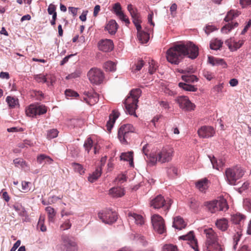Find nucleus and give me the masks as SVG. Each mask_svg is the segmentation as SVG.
<instances>
[{"instance_id": "nucleus-58", "label": "nucleus", "mask_w": 251, "mask_h": 251, "mask_svg": "<svg viewBox=\"0 0 251 251\" xmlns=\"http://www.w3.org/2000/svg\"><path fill=\"white\" fill-rule=\"evenodd\" d=\"M61 198L62 197H60L53 196L48 198V203H49L50 204H52L56 202L58 200L61 199Z\"/></svg>"}, {"instance_id": "nucleus-48", "label": "nucleus", "mask_w": 251, "mask_h": 251, "mask_svg": "<svg viewBox=\"0 0 251 251\" xmlns=\"http://www.w3.org/2000/svg\"><path fill=\"white\" fill-rule=\"evenodd\" d=\"M58 131L56 129H51L47 132V137L49 139H51L58 136Z\"/></svg>"}, {"instance_id": "nucleus-22", "label": "nucleus", "mask_w": 251, "mask_h": 251, "mask_svg": "<svg viewBox=\"0 0 251 251\" xmlns=\"http://www.w3.org/2000/svg\"><path fill=\"white\" fill-rule=\"evenodd\" d=\"M128 220L129 223H134L139 226L143 225L145 222L142 216L132 212L128 213Z\"/></svg>"}, {"instance_id": "nucleus-46", "label": "nucleus", "mask_w": 251, "mask_h": 251, "mask_svg": "<svg viewBox=\"0 0 251 251\" xmlns=\"http://www.w3.org/2000/svg\"><path fill=\"white\" fill-rule=\"evenodd\" d=\"M113 12L118 16L123 13L122 11V7L119 3H116L113 6Z\"/></svg>"}, {"instance_id": "nucleus-38", "label": "nucleus", "mask_w": 251, "mask_h": 251, "mask_svg": "<svg viewBox=\"0 0 251 251\" xmlns=\"http://www.w3.org/2000/svg\"><path fill=\"white\" fill-rule=\"evenodd\" d=\"M103 67L106 71L114 72L116 69L115 63L111 61L105 62Z\"/></svg>"}, {"instance_id": "nucleus-52", "label": "nucleus", "mask_w": 251, "mask_h": 251, "mask_svg": "<svg viewBox=\"0 0 251 251\" xmlns=\"http://www.w3.org/2000/svg\"><path fill=\"white\" fill-rule=\"evenodd\" d=\"M178 71L181 74H184V75H187L188 74V75L189 74L194 73L195 70L192 67L190 66L184 69H179Z\"/></svg>"}, {"instance_id": "nucleus-8", "label": "nucleus", "mask_w": 251, "mask_h": 251, "mask_svg": "<svg viewBox=\"0 0 251 251\" xmlns=\"http://www.w3.org/2000/svg\"><path fill=\"white\" fill-rule=\"evenodd\" d=\"M98 216L102 222L106 224H112L117 219V213L110 209L101 210L98 213Z\"/></svg>"}, {"instance_id": "nucleus-29", "label": "nucleus", "mask_w": 251, "mask_h": 251, "mask_svg": "<svg viewBox=\"0 0 251 251\" xmlns=\"http://www.w3.org/2000/svg\"><path fill=\"white\" fill-rule=\"evenodd\" d=\"M37 160L39 164H50L53 160L49 156H47L44 154H41L39 155L37 158Z\"/></svg>"}, {"instance_id": "nucleus-30", "label": "nucleus", "mask_w": 251, "mask_h": 251, "mask_svg": "<svg viewBox=\"0 0 251 251\" xmlns=\"http://www.w3.org/2000/svg\"><path fill=\"white\" fill-rule=\"evenodd\" d=\"M217 227L222 231H225L228 227V221L226 219L223 218L218 220L216 223Z\"/></svg>"}, {"instance_id": "nucleus-6", "label": "nucleus", "mask_w": 251, "mask_h": 251, "mask_svg": "<svg viewBox=\"0 0 251 251\" xmlns=\"http://www.w3.org/2000/svg\"><path fill=\"white\" fill-rule=\"evenodd\" d=\"M204 205L212 213H215L218 211H226L228 209L226 201L224 198L205 202Z\"/></svg>"}, {"instance_id": "nucleus-4", "label": "nucleus", "mask_w": 251, "mask_h": 251, "mask_svg": "<svg viewBox=\"0 0 251 251\" xmlns=\"http://www.w3.org/2000/svg\"><path fill=\"white\" fill-rule=\"evenodd\" d=\"M244 173L243 169L239 166L228 168L225 172L226 180L228 184L234 185L236 181L244 176Z\"/></svg>"}, {"instance_id": "nucleus-19", "label": "nucleus", "mask_w": 251, "mask_h": 251, "mask_svg": "<svg viewBox=\"0 0 251 251\" xmlns=\"http://www.w3.org/2000/svg\"><path fill=\"white\" fill-rule=\"evenodd\" d=\"M84 100L89 105H93L99 100V95L94 92H85L84 93Z\"/></svg>"}, {"instance_id": "nucleus-20", "label": "nucleus", "mask_w": 251, "mask_h": 251, "mask_svg": "<svg viewBox=\"0 0 251 251\" xmlns=\"http://www.w3.org/2000/svg\"><path fill=\"white\" fill-rule=\"evenodd\" d=\"M198 133L201 138H209L214 135L215 131L211 126H203L198 130Z\"/></svg>"}, {"instance_id": "nucleus-18", "label": "nucleus", "mask_w": 251, "mask_h": 251, "mask_svg": "<svg viewBox=\"0 0 251 251\" xmlns=\"http://www.w3.org/2000/svg\"><path fill=\"white\" fill-rule=\"evenodd\" d=\"M245 40L241 38L236 41L233 38H231L226 41V44L228 46L231 51H235L239 49L243 45Z\"/></svg>"}, {"instance_id": "nucleus-7", "label": "nucleus", "mask_w": 251, "mask_h": 251, "mask_svg": "<svg viewBox=\"0 0 251 251\" xmlns=\"http://www.w3.org/2000/svg\"><path fill=\"white\" fill-rule=\"evenodd\" d=\"M75 243L67 235H62L60 243L57 246L59 251H75Z\"/></svg>"}, {"instance_id": "nucleus-50", "label": "nucleus", "mask_w": 251, "mask_h": 251, "mask_svg": "<svg viewBox=\"0 0 251 251\" xmlns=\"http://www.w3.org/2000/svg\"><path fill=\"white\" fill-rule=\"evenodd\" d=\"M35 79L38 82L47 83V78L42 74L36 75L34 76Z\"/></svg>"}, {"instance_id": "nucleus-34", "label": "nucleus", "mask_w": 251, "mask_h": 251, "mask_svg": "<svg viewBox=\"0 0 251 251\" xmlns=\"http://www.w3.org/2000/svg\"><path fill=\"white\" fill-rule=\"evenodd\" d=\"M101 174V169L97 168L95 171L88 177V180L90 182H93L96 181Z\"/></svg>"}, {"instance_id": "nucleus-25", "label": "nucleus", "mask_w": 251, "mask_h": 251, "mask_svg": "<svg viewBox=\"0 0 251 251\" xmlns=\"http://www.w3.org/2000/svg\"><path fill=\"white\" fill-rule=\"evenodd\" d=\"M196 187L201 192H205L208 187V180L206 178H203L198 181L196 183Z\"/></svg>"}, {"instance_id": "nucleus-28", "label": "nucleus", "mask_w": 251, "mask_h": 251, "mask_svg": "<svg viewBox=\"0 0 251 251\" xmlns=\"http://www.w3.org/2000/svg\"><path fill=\"white\" fill-rule=\"evenodd\" d=\"M208 61L212 66L221 65L223 67H226V63L225 62L223 59H220L218 58H215L214 57L211 56H208Z\"/></svg>"}, {"instance_id": "nucleus-60", "label": "nucleus", "mask_w": 251, "mask_h": 251, "mask_svg": "<svg viewBox=\"0 0 251 251\" xmlns=\"http://www.w3.org/2000/svg\"><path fill=\"white\" fill-rule=\"evenodd\" d=\"M217 28H215L213 25H207L205 28V32L208 35L210 34L211 32L216 30Z\"/></svg>"}, {"instance_id": "nucleus-10", "label": "nucleus", "mask_w": 251, "mask_h": 251, "mask_svg": "<svg viewBox=\"0 0 251 251\" xmlns=\"http://www.w3.org/2000/svg\"><path fill=\"white\" fill-rule=\"evenodd\" d=\"M47 107L43 105L38 104H30L25 110L26 114L30 117H36L37 115H40L46 113Z\"/></svg>"}, {"instance_id": "nucleus-47", "label": "nucleus", "mask_w": 251, "mask_h": 251, "mask_svg": "<svg viewBox=\"0 0 251 251\" xmlns=\"http://www.w3.org/2000/svg\"><path fill=\"white\" fill-rule=\"evenodd\" d=\"M149 72L151 75H152L156 71L157 66L155 62L153 60L149 62Z\"/></svg>"}, {"instance_id": "nucleus-43", "label": "nucleus", "mask_w": 251, "mask_h": 251, "mask_svg": "<svg viewBox=\"0 0 251 251\" xmlns=\"http://www.w3.org/2000/svg\"><path fill=\"white\" fill-rule=\"evenodd\" d=\"M181 77L186 82H194L198 80V78L194 75H182Z\"/></svg>"}, {"instance_id": "nucleus-15", "label": "nucleus", "mask_w": 251, "mask_h": 251, "mask_svg": "<svg viewBox=\"0 0 251 251\" xmlns=\"http://www.w3.org/2000/svg\"><path fill=\"white\" fill-rule=\"evenodd\" d=\"M127 10L130 13L135 26L140 28L141 21L140 15L138 12L137 9L134 8L132 4H130L127 5Z\"/></svg>"}, {"instance_id": "nucleus-55", "label": "nucleus", "mask_w": 251, "mask_h": 251, "mask_svg": "<svg viewBox=\"0 0 251 251\" xmlns=\"http://www.w3.org/2000/svg\"><path fill=\"white\" fill-rule=\"evenodd\" d=\"M167 173L171 176H174L177 175V169L174 166H171L167 170Z\"/></svg>"}, {"instance_id": "nucleus-1", "label": "nucleus", "mask_w": 251, "mask_h": 251, "mask_svg": "<svg viewBox=\"0 0 251 251\" xmlns=\"http://www.w3.org/2000/svg\"><path fill=\"white\" fill-rule=\"evenodd\" d=\"M199 54L198 48L191 42L174 45L168 50L166 58L172 64H178L185 56L195 59Z\"/></svg>"}, {"instance_id": "nucleus-44", "label": "nucleus", "mask_w": 251, "mask_h": 251, "mask_svg": "<svg viewBox=\"0 0 251 251\" xmlns=\"http://www.w3.org/2000/svg\"><path fill=\"white\" fill-rule=\"evenodd\" d=\"M144 62L143 60H139L137 63L134 64L131 68L132 72L134 73H136L137 72L141 70L144 66Z\"/></svg>"}, {"instance_id": "nucleus-33", "label": "nucleus", "mask_w": 251, "mask_h": 251, "mask_svg": "<svg viewBox=\"0 0 251 251\" xmlns=\"http://www.w3.org/2000/svg\"><path fill=\"white\" fill-rule=\"evenodd\" d=\"M209 158L214 169L219 170V168L223 166L224 162L222 160L219 159L218 161L214 156L212 158L209 156Z\"/></svg>"}, {"instance_id": "nucleus-41", "label": "nucleus", "mask_w": 251, "mask_h": 251, "mask_svg": "<svg viewBox=\"0 0 251 251\" xmlns=\"http://www.w3.org/2000/svg\"><path fill=\"white\" fill-rule=\"evenodd\" d=\"M178 85L186 91L195 92L197 90V88L194 86L187 83L180 82Z\"/></svg>"}, {"instance_id": "nucleus-64", "label": "nucleus", "mask_w": 251, "mask_h": 251, "mask_svg": "<svg viewBox=\"0 0 251 251\" xmlns=\"http://www.w3.org/2000/svg\"><path fill=\"white\" fill-rule=\"evenodd\" d=\"M243 7L247 5H251V0H240V2Z\"/></svg>"}, {"instance_id": "nucleus-36", "label": "nucleus", "mask_w": 251, "mask_h": 251, "mask_svg": "<svg viewBox=\"0 0 251 251\" xmlns=\"http://www.w3.org/2000/svg\"><path fill=\"white\" fill-rule=\"evenodd\" d=\"M133 153L132 152L122 153L120 156L121 160L129 161L130 165L133 164Z\"/></svg>"}, {"instance_id": "nucleus-12", "label": "nucleus", "mask_w": 251, "mask_h": 251, "mask_svg": "<svg viewBox=\"0 0 251 251\" xmlns=\"http://www.w3.org/2000/svg\"><path fill=\"white\" fill-rule=\"evenodd\" d=\"M138 100L130 95L127 97L125 100L124 104L126 107V112L129 114L137 117L135 114V110L137 107Z\"/></svg>"}, {"instance_id": "nucleus-16", "label": "nucleus", "mask_w": 251, "mask_h": 251, "mask_svg": "<svg viewBox=\"0 0 251 251\" xmlns=\"http://www.w3.org/2000/svg\"><path fill=\"white\" fill-rule=\"evenodd\" d=\"M137 30V38L141 44H145L148 42L150 39V33L152 30V29L150 31L146 29V30H143L142 29L141 25L140 27L138 28V26H136Z\"/></svg>"}, {"instance_id": "nucleus-53", "label": "nucleus", "mask_w": 251, "mask_h": 251, "mask_svg": "<svg viewBox=\"0 0 251 251\" xmlns=\"http://www.w3.org/2000/svg\"><path fill=\"white\" fill-rule=\"evenodd\" d=\"M141 94V91L140 89H135L131 90L130 93V95L136 100H138V98Z\"/></svg>"}, {"instance_id": "nucleus-14", "label": "nucleus", "mask_w": 251, "mask_h": 251, "mask_svg": "<svg viewBox=\"0 0 251 251\" xmlns=\"http://www.w3.org/2000/svg\"><path fill=\"white\" fill-rule=\"evenodd\" d=\"M176 101L178 103L179 107L185 110H193L195 105L192 103L187 97L180 96L177 98Z\"/></svg>"}, {"instance_id": "nucleus-56", "label": "nucleus", "mask_w": 251, "mask_h": 251, "mask_svg": "<svg viewBox=\"0 0 251 251\" xmlns=\"http://www.w3.org/2000/svg\"><path fill=\"white\" fill-rule=\"evenodd\" d=\"M72 224L69 220H66L60 226V229L62 230H65L69 229L71 227Z\"/></svg>"}, {"instance_id": "nucleus-39", "label": "nucleus", "mask_w": 251, "mask_h": 251, "mask_svg": "<svg viewBox=\"0 0 251 251\" xmlns=\"http://www.w3.org/2000/svg\"><path fill=\"white\" fill-rule=\"evenodd\" d=\"M245 219V216L240 213L233 215L232 217V222L235 224L240 225Z\"/></svg>"}, {"instance_id": "nucleus-37", "label": "nucleus", "mask_w": 251, "mask_h": 251, "mask_svg": "<svg viewBox=\"0 0 251 251\" xmlns=\"http://www.w3.org/2000/svg\"><path fill=\"white\" fill-rule=\"evenodd\" d=\"M6 101L10 108H14L18 104V99L11 96L7 97Z\"/></svg>"}, {"instance_id": "nucleus-24", "label": "nucleus", "mask_w": 251, "mask_h": 251, "mask_svg": "<svg viewBox=\"0 0 251 251\" xmlns=\"http://www.w3.org/2000/svg\"><path fill=\"white\" fill-rule=\"evenodd\" d=\"M118 24L114 20H110L106 25L105 29L111 35L115 34L118 29Z\"/></svg>"}, {"instance_id": "nucleus-42", "label": "nucleus", "mask_w": 251, "mask_h": 251, "mask_svg": "<svg viewBox=\"0 0 251 251\" xmlns=\"http://www.w3.org/2000/svg\"><path fill=\"white\" fill-rule=\"evenodd\" d=\"M46 211L48 213V219L50 222H53L55 216L54 209L51 207L48 206L46 208Z\"/></svg>"}, {"instance_id": "nucleus-61", "label": "nucleus", "mask_w": 251, "mask_h": 251, "mask_svg": "<svg viewBox=\"0 0 251 251\" xmlns=\"http://www.w3.org/2000/svg\"><path fill=\"white\" fill-rule=\"evenodd\" d=\"M13 162L16 167H18L19 166L23 167L24 164L25 163L23 160L21 158H17L14 159L13 160Z\"/></svg>"}, {"instance_id": "nucleus-5", "label": "nucleus", "mask_w": 251, "mask_h": 251, "mask_svg": "<svg viewBox=\"0 0 251 251\" xmlns=\"http://www.w3.org/2000/svg\"><path fill=\"white\" fill-rule=\"evenodd\" d=\"M135 132V128L130 124L121 126L119 129L118 136L120 142L123 144H127L131 134Z\"/></svg>"}, {"instance_id": "nucleus-3", "label": "nucleus", "mask_w": 251, "mask_h": 251, "mask_svg": "<svg viewBox=\"0 0 251 251\" xmlns=\"http://www.w3.org/2000/svg\"><path fill=\"white\" fill-rule=\"evenodd\" d=\"M206 235L205 251H223V248L218 242V236L212 228L204 230Z\"/></svg>"}, {"instance_id": "nucleus-49", "label": "nucleus", "mask_w": 251, "mask_h": 251, "mask_svg": "<svg viewBox=\"0 0 251 251\" xmlns=\"http://www.w3.org/2000/svg\"><path fill=\"white\" fill-rule=\"evenodd\" d=\"M243 205L246 210L251 212V198L245 199L243 201Z\"/></svg>"}, {"instance_id": "nucleus-27", "label": "nucleus", "mask_w": 251, "mask_h": 251, "mask_svg": "<svg viewBox=\"0 0 251 251\" xmlns=\"http://www.w3.org/2000/svg\"><path fill=\"white\" fill-rule=\"evenodd\" d=\"M109 194L114 198L121 197L125 195V192L121 187H113L109 190Z\"/></svg>"}, {"instance_id": "nucleus-9", "label": "nucleus", "mask_w": 251, "mask_h": 251, "mask_svg": "<svg viewBox=\"0 0 251 251\" xmlns=\"http://www.w3.org/2000/svg\"><path fill=\"white\" fill-rule=\"evenodd\" d=\"M87 75L91 83L99 85L104 79V74L101 70L98 68H92L88 73Z\"/></svg>"}, {"instance_id": "nucleus-40", "label": "nucleus", "mask_w": 251, "mask_h": 251, "mask_svg": "<svg viewBox=\"0 0 251 251\" xmlns=\"http://www.w3.org/2000/svg\"><path fill=\"white\" fill-rule=\"evenodd\" d=\"M130 238L134 240L139 241L143 245H145L147 244L145 237L140 234H132L131 235Z\"/></svg>"}, {"instance_id": "nucleus-13", "label": "nucleus", "mask_w": 251, "mask_h": 251, "mask_svg": "<svg viewBox=\"0 0 251 251\" xmlns=\"http://www.w3.org/2000/svg\"><path fill=\"white\" fill-rule=\"evenodd\" d=\"M171 203H166L163 197L159 195L152 199L150 202V205L154 209H159L164 207L165 209L168 210L171 206Z\"/></svg>"}, {"instance_id": "nucleus-57", "label": "nucleus", "mask_w": 251, "mask_h": 251, "mask_svg": "<svg viewBox=\"0 0 251 251\" xmlns=\"http://www.w3.org/2000/svg\"><path fill=\"white\" fill-rule=\"evenodd\" d=\"M65 95L67 97H77L78 96V94L70 89H68L65 91Z\"/></svg>"}, {"instance_id": "nucleus-23", "label": "nucleus", "mask_w": 251, "mask_h": 251, "mask_svg": "<svg viewBox=\"0 0 251 251\" xmlns=\"http://www.w3.org/2000/svg\"><path fill=\"white\" fill-rule=\"evenodd\" d=\"M119 115V112L117 110H114L112 113L109 115V120L106 124L107 129L109 131L111 130L116 120L118 118Z\"/></svg>"}, {"instance_id": "nucleus-31", "label": "nucleus", "mask_w": 251, "mask_h": 251, "mask_svg": "<svg viewBox=\"0 0 251 251\" xmlns=\"http://www.w3.org/2000/svg\"><path fill=\"white\" fill-rule=\"evenodd\" d=\"M240 14V13L238 11L231 10L227 13L224 20L226 22H228L233 20V19L237 17Z\"/></svg>"}, {"instance_id": "nucleus-32", "label": "nucleus", "mask_w": 251, "mask_h": 251, "mask_svg": "<svg viewBox=\"0 0 251 251\" xmlns=\"http://www.w3.org/2000/svg\"><path fill=\"white\" fill-rule=\"evenodd\" d=\"M238 25L237 22L228 23L224 25L221 29V31L223 33L227 34L230 32L233 28Z\"/></svg>"}, {"instance_id": "nucleus-59", "label": "nucleus", "mask_w": 251, "mask_h": 251, "mask_svg": "<svg viewBox=\"0 0 251 251\" xmlns=\"http://www.w3.org/2000/svg\"><path fill=\"white\" fill-rule=\"evenodd\" d=\"M119 19L125 23L126 25H127L129 23V20L128 18V17L123 13H122L120 16L118 17Z\"/></svg>"}, {"instance_id": "nucleus-21", "label": "nucleus", "mask_w": 251, "mask_h": 251, "mask_svg": "<svg viewBox=\"0 0 251 251\" xmlns=\"http://www.w3.org/2000/svg\"><path fill=\"white\" fill-rule=\"evenodd\" d=\"M114 48L112 40L110 39L102 40L99 43V48L100 50L104 52L111 51Z\"/></svg>"}, {"instance_id": "nucleus-63", "label": "nucleus", "mask_w": 251, "mask_h": 251, "mask_svg": "<svg viewBox=\"0 0 251 251\" xmlns=\"http://www.w3.org/2000/svg\"><path fill=\"white\" fill-rule=\"evenodd\" d=\"M203 75L208 80H210L213 78L212 74L208 71H203Z\"/></svg>"}, {"instance_id": "nucleus-45", "label": "nucleus", "mask_w": 251, "mask_h": 251, "mask_svg": "<svg viewBox=\"0 0 251 251\" xmlns=\"http://www.w3.org/2000/svg\"><path fill=\"white\" fill-rule=\"evenodd\" d=\"M72 165L75 172L79 173L80 175H82L84 173V169L82 166L80 164L73 163Z\"/></svg>"}, {"instance_id": "nucleus-2", "label": "nucleus", "mask_w": 251, "mask_h": 251, "mask_svg": "<svg viewBox=\"0 0 251 251\" xmlns=\"http://www.w3.org/2000/svg\"><path fill=\"white\" fill-rule=\"evenodd\" d=\"M174 153L175 151L173 147L170 146L163 147L161 150L150 154L148 164L153 166L157 162L161 163L169 162L172 160Z\"/></svg>"}, {"instance_id": "nucleus-54", "label": "nucleus", "mask_w": 251, "mask_h": 251, "mask_svg": "<svg viewBox=\"0 0 251 251\" xmlns=\"http://www.w3.org/2000/svg\"><path fill=\"white\" fill-rule=\"evenodd\" d=\"M162 251H178L176 246L172 244H167L164 246Z\"/></svg>"}, {"instance_id": "nucleus-17", "label": "nucleus", "mask_w": 251, "mask_h": 251, "mask_svg": "<svg viewBox=\"0 0 251 251\" xmlns=\"http://www.w3.org/2000/svg\"><path fill=\"white\" fill-rule=\"evenodd\" d=\"M180 238L184 240H187L188 244L190 245L193 249L195 251H199L197 240L194 236L193 231H190L187 235L180 236Z\"/></svg>"}, {"instance_id": "nucleus-62", "label": "nucleus", "mask_w": 251, "mask_h": 251, "mask_svg": "<svg viewBox=\"0 0 251 251\" xmlns=\"http://www.w3.org/2000/svg\"><path fill=\"white\" fill-rule=\"evenodd\" d=\"M56 7L54 5L52 4H50L49 7L48 8V12L50 15H51L54 13H56L55 12Z\"/></svg>"}, {"instance_id": "nucleus-11", "label": "nucleus", "mask_w": 251, "mask_h": 251, "mask_svg": "<svg viewBox=\"0 0 251 251\" xmlns=\"http://www.w3.org/2000/svg\"><path fill=\"white\" fill-rule=\"evenodd\" d=\"M151 223L154 230L159 234H164L166 232V227L163 218L158 214H154L151 217Z\"/></svg>"}, {"instance_id": "nucleus-51", "label": "nucleus", "mask_w": 251, "mask_h": 251, "mask_svg": "<svg viewBox=\"0 0 251 251\" xmlns=\"http://www.w3.org/2000/svg\"><path fill=\"white\" fill-rule=\"evenodd\" d=\"M93 146V141L91 138H88L85 141L84 144V147L85 150L88 153Z\"/></svg>"}, {"instance_id": "nucleus-26", "label": "nucleus", "mask_w": 251, "mask_h": 251, "mask_svg": "<svg viewBox=\"0 0 251 251\" xmlns=\"http://www.w3.org/2000/svg\"><path fill=\"white\" fill-rule=\"evenodd\" d=\"M173 226L175 228L180 230L185 227L186 224L182 218L177 216L174 218Z\"/></svg>"}, {"instance_id": "nucleus-35", "label": "nucleus", "mask_w": 251, "mask_h": 251, "mask_svg": "<svg viewBox=\"0 0 251 251\" xmlns=\"http://www.w3.org/2000/svg\"><path fill=\"white\" fill-rule=\"evenodd\" d=\"M223 42L220 40L215 39L211 40L210 44V48L211 50H217L222 47Z\"/></svg>"}]
</instances>
